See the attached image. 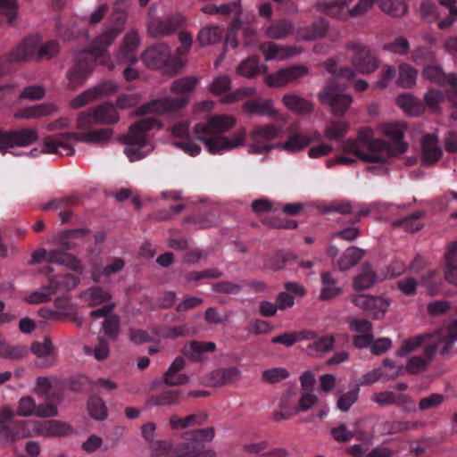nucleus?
Masks as SVG:
<instances>
[{"label": "nucleus", "mask_w": 457, "mask_h": 457, "mask_svg": "<svg viewBox=\"0 0 457 457\" xmlns=\"http://www.w3.org/2000/svg\"><path fill=\"white\" fill-rule=\"evenodd\" d=\"M405 130L406 126L402 123L385 124L379 128V132L389 137L393 143L372 138L370 131H367L360 134L355 140H347L344 145V151L356 155L365 162L385 163L392 157L407 151L408 144L403 141Z\"/></svg>", "instance_id": "1"}, {"label": "nucleus", "mask_w": 457, "mask_h": 457, "mask_svg": "<svg viewBox=\"0 0 457 457\" xmlns=\"http://www.w3.org/2000/svg\"><path fill=\"white\" fill-rule=\"evenodd\" d=\"M236 125V119L230 115L209 116L204 122L194 126L195 139L203 142L212 154H220L245 145L246 129L242 127L231 136L225 133Z\"/></svg>", "instance_id": "2"}, {"label": "nucleus", "mask_w": 457, "mask_h": 457, "mask_svg": "<svg viewBox=\"0 0 457 457\" xmlns=\"http://www.w3.org/2000/svg\"><path fill=\"white\" fill-rule=\"evenodd\" d=\"M215 436L213 427L187 431L182 436V442L174 446L178 457H215V452L205 450L204 443L211 442Z\"/></svg>", "instance_id": "3"}, {"label": "nucleus", "mask_w": 457, "mask_h": 457, "mask_svg": "<svg viewBox=\"0 0 457 457\" xmlns=\"http://www.w3.org/2000/svg\"><path fill=\"white\" fill-rule=\"evenodd\" d=\"M321 105H327L337 117H344L349 110L353 97L345 92V87L335 79L328 81L317 95Z\"/></svg>", "instance_id": "4"}, {"label": "nucleus", "mask_w": 457, "mask_h": 457, "mask_svg": "<svg viewBox=\"0 0 457 457\" xmlns=\"http://www.w3.org/2000/svg\"><path fill=\"white\" fill-rule=\"evenodd\" d=\"M186 22L185 17L180 13H173L165 19L156 17V9L151 7L148 10L147 30L151 37L160 38L174 33L177 29Z\"/></svg>", "instance_id": "5"}, {"label": "nucleus", "mask_w": 457, "mask_h": 457, "mask_svg": "<svg viewBox=\"0 0 457 457\" xmlns=\"http://www.w3.org/2000/svg\"><path fill=\"white\" fill-rule=\"evenodd\" d=\"M346 49L353 52L351 62L357 72L370 74L378 69L379 59L368 46L357 42H349L346 45Z\"/></svg>", "instance_id": "6"}, {"label": "nucleus", "mask_w": 457, "mask_h": 457, "mask_svg": "<svg viewBox=\"0 0 457 457\" xmlns=\"http://www.w3.org/2000/svg\"><path fill=\"white\" fill-rule=\"evenodd\" d=\"M161 127L154 118H145L132 124L127 133L121 134L117 140L127 145L139 146L144 148L150 145V138L147 132L154 128Z\"/></svg>", "instance_id": "7"}, {"label": "nucleus", "mask_w": 457, "mask_h": 457, "mask_svg": "<svg viewBox=\"0 0 457 457\" xmlns=\"http://www.w3.org/2000/svg\"><path fill=\"white\" fill-rule=\"evenodd\" d=\"M187 104V96H180L177 97L166 96L150 101L139 106L136 111V115L143 116L150 113L162 115L170 112H177L185 108Z\"/></svg>", "instance_id": "8"}, {"label": "nucleus", "mask_w": 457, "mask_h": 457, "mask_svg": "<svg viewBox=\"0 0 457 457\" xmlns=\"http://www.w3.org/2000/svg\"><path fill=\"white\" fill-rule=\"evenodd\" d=\"M95 60L87 50L74 54L73 66L68 71L69 87L75 89L81 86L93 71Z\"/></svg>", "instance_id": "9"}, {"label": "nucleus", "mask_w": 457, "mask_h": 457, "mask_svg": "<svg viewBox=\"0 0 457 457\" xmlns=\"http://www.w3.org/2000/svg\"><path fill=\"white\" fill-rule=\"evenodd\" d=\"M75 140L87 143V132H65L46 137L42 144L41 153L62 154L59 148L67 150V155H73L74 147L69 141Z\"/></svg>", "instance_id": "10"}, {"label": "nucleus", "mask_w": 457, "mask_h": 457, "mask_svg": "<svg viewBox=\"0 0 457 457\" xmlns=\"http://www.w3.org/2000/svg\"><path fill=\"white\" fill-rule=\"evenodd\" d=\"M38 140V134L33 129L4 131L0 129V152L6 154L9 148L26 146Z\"/></svg>", "instance_id": "11"}, {"label": "nucleus", "mask_w": 457, "mask_h": 457, "mask_svg": "<svg viewBox=\"0 0 457 457\" xmlns=\"http://www.w3.org/2000/svg\"><path fill=\"white\" fill-rule=\"evenodd\" d=\"M16 414L20 417L52 418L58 415V410L56 404L52 403L37 405L36 401L28 395L20 399Z\"/></svg>", "instance_id": "12"}, {"label": "nucleus", "mask_w": 457, "mask_h": 457, "mask_svg": "<svg viewBox=\"0 0 457 457\" xmlns=\"http://www.w3.org/2000/svg\"><path fill=\"white\" fill-rule=\"evenodd\" d=\"M308 72L309 70L306 66L294 65L267 74L264 82L270 87H284L307 75Z\"/></svg>", "instance_id": "13"}, {"label": "nucleus", "mask_w": 457, "mask_h": 457, "mask_svg": "<svg viewBox=\"0 0 457 457\" xmlns=\"http://www.w3.org/2000/svg\"><path fill=\"white\" fill-rule=\"evenodd\" d=\"M41 41L38 35H29L8 52V58L14 63H26L35 61L37 46Z\"/></svg>", "instance_id": "14"}, {"label": "nucleus", "mask_w": 457, "mask_h": 457, "mask_svg": "<svg viewBox=\"0 0 457 457\" xmlns=\"http://www.w3.org/2000/svg\"><path fill=\"white\" fill-rule=\"evenodd\" d=\"M141 58L147 67L161 69L170 58V48L167 44L160 43L146 49Z\"/></svg>", "instance_id": "15"}, {"label": "nucleus", "mask_w": 457, "mask_h": 457, "mask_svg": "<svg viewBox=\"0 0 457 457\" xmlns=\"http://www.w3.org/2000/svg\"><path fill=\"white\" fill-rule=\"evenodd\" d=\"M240 374L241 372L237 367L220 368L207 374L204 383L209 386L220 387L237 382Z\"/></svg>", "instance_id": "16"}, {"label": "nucleus", "mask_w": 457, "mask_h": 457, "mask_svg": "<svg viewBox=\"0 0 457 457\" xmlns=\"http://www.w3.org/2000/svg\"><path fill=\"white\" fill-rule=\"evenodd\" d=\"M328 21L323 17H318L309 26L301 27L295 31L298 41H313L323 38L328 31Z\"/></svg>", "instance_id": "17"}, {"label": "nucleus", "mask_w": 457, "mask_h": 457, "mask_svg": "<svg viewBox=\"0 0 457 457\" xmlns=\"http://www.w3.org/2000/svg\"><path fill=\"white\" fill-rule=\"evenodd\" d=\"M259 49L263 54L265 60H286L302 53L301 47L293 46H279L272 42L260 44Z\"/></svg>", "instance_id": "18"}, {"label": "nucleus", "mask_w": 457, "mask_h": 457, "mask_svg": "<svg viewBox=\"0 0 457 457\" xmlns=\"http://www.w3.org/2000/svg\"><path fill=\"white\" fill-rule=\"evenodd\" d=\"M438 343L433 342L424 349L423 356H412L407 361L405 370L410 374H418L428 369L437 352Z\"/></svg>", "instance_id": "19"}, {"label": "nucleus", "mask_w": 457, "mask_h": 457, "mask_svg": "<svg viewBox=\"0 0 457 457\" xmlns=\"http://www.w3.org/2000/svg\"><path fill=\"white\" fill-rule=\"evenodd\" d=\"M421 149V160L426 165H434L442 158L443 150L435 134H427L422 137Z\"/></svg>", "instance_id": "20"}, {"label": "nucleus", "mask_w": 457, "mask_h": 457, "mask_svg": "<svg viewBox=\"0 0 457 457\" xmlns=\"http://www.w3.org/2000/svg\"><path fill=\"white\" fill-rule=\"evenodd\" d=\"M281 101L288 111L300 116L310 115L314 110L312 102L295 93L284 95Z\"/></svg>", "instance_id": "21"}, {"label": "nucleus", "mask_w": 457, "mask_h": 457, "mask_svg": "<svg viewBox=\"0 0 457 457\" xmlns=\"http://www.w3.org/2000/svg\"><path fill=\"white\" fill-rule=\"evenodd\" d=\"M56 382L57 378H55L37 377L33 392L37 395L43 397L46 401V403H59L62 399V395L54 390V384Z\"/></svg>", "instance_id": "22"}, {"label": "nucleus", "mask_w": 457, "mask_h": 457, "mask_svg": "<svg viewBox=\"0 0 457 457\" xmlns=\"http://www.w3.org/2000/svg\"><path fill=\"white\" fill-rule=\"evenodd\" d=\"M120 32L114 28L104 31L98 35L92 42L90 48L86 50L96 59L105 56L107 48L114 42Z\"/></svg>", "instance_id": "23"}, {"label": "nucleus", "mask_w": 457, "mask_h": 457, "mask_svg": "<svg viewBox=\"0 0 457 457\" xmlns=\"http://www.w3.org/2000/svg\"><path fill=\"white\" fill-rule=\"evenodd\" d=\"M36 431L39 436L46 437L64 436L72 432L71 427L62 421L51 420L37 422Z\"/></svg>", "instance_id": "24"}, {"label": "nucleus", "mask_w": 457, "mask_h": 457, "mask_svg": "<svg viewBox=\"0 0 457 457\" xmlns=\"http://www.w3.org/2000/svg\"><path fill=\"white\" fill-rule=\"evenodd\" d=\"M138 46L139 37L137 33H128L124 37L123 43L118 54L119 61L122 63H136L137 62V58L135 54V51L137 49Z\"/></svg>", "instance_id": "25"}, {"label": "nucleus", "mask_w": 457, "mask_h": 457, "mask_svg": "<svg viewBox=\"0 0 457 457\" xmlns=\"http://www.w3.org/2000/svg\"><path fill=\"white\" fill-rule=\"evenodd\" d=\"M377 281V272L373 270L371 263L366 262L361 266V272L353 277V287L356 291L367 290Z\"/></svg>", "instance_id": "26"}, {"label": "nucleus", "mask_w": 457, "mask_h": 457, "mask_svg": "<svg viewBox=\"0 0 457 457\" xmlns=\"http://www.w3.org/2000/svg\"><path fill=\"white\" fill-rule=\"evenodd\" d=\"M445 279L453 285L457 286V242H451L448 245L447 251L445 254Z\"/></svg>", "instance_id": "27"}, {"label": "nucleus", "mask_w": 457, "mask_h": 457, "mask_svg": "<svg viewBox=\"0 0 457 457\" xmlns=\"http://www.w3.org/2000/svg\"><path fill=\"white\" fill-rule=\"evenodd\" d=\"M295 31L294 23L287 19L274 21L266 29L265 35L270 39H284Z\"/></svg>", "instance_id": "28"}, {"label": "nucleus", "mask_w": 457, "mask_h": 457, "mask_svg": "<svg viewBox=\"0 0 457 457\" xmlns=\"http://www.w3.org/2000/svg\"><path fill=\"white\" fill-rule=\"evenodd\" d=\"M215 349L216 345L212 342L204 343L193 341L183 347L182 353L194 361H201L204 359V353H212Z\"/></svg>", "instance_id": "29"}, {"label": "nucleus", "mask_w": 457, "mask_h": 457, "mask_svg": "<svg viewBox=\"0 0 457 457\" xmlns=\"http://www.w3.org/2000/svg\"><path fill=\"white\" fill-rule=\"evenodd\" d=\"M183 392L181 390H166L159 395H153L146 400L148 406H173L180 403Z\"/></svg>", "instance_id": "30"}, {"label": "nucleus", "mask_w": 457, "mask_h": 457, "mask_svg": "<svg viewBox=\"0 0 457 457\" xmlns=\"http://www.w3.org/2000/svg\"><path fill=\"white\" fill-rule=\"evenodd\" d=\"M372 400L380 406L396 405L399 407L411 403V398L407 395L396 394L393 391H383L376 393Z\"/></svg>", "instance_id": "31"}, {"label": "nucleus", "mask_w": 457, "mask_h": 457, "mask_svg": "<svg viewBox=\"0 0 457 457\" xmlns=\"http://www.w3.org/2000/svg\"><path fill=\"white\" fill-rule=\"evenodd\" d=\"M366 252L356 246H350L337 261L336 266L340 271H346L355 266L365 255Z\"/></svg>", "instance_id": "32"}, {"label": "nucleus", "mask_w": 457, "mask_h": 457, "mask_svg": "<svg viewBox=\"0 0 457 457\" xmlns=\"http://www.w3.org/2000/svg\"><path fill=\"white\" fill-rule=\"evenodd\" d=\"M96 122L101 125H112L120 120V115L117 112L115 104L106 102L93 108Z\"/></svg>", "instance_id": "33"}, {"label": "nucleus", "mask_w": 457, "mask_h": 457, "mask_svg": "<svg viewBox=\"0 0 457 457\" xmlns=\"http://www.w3.org/2000/svg\"><path fill=\"white\" fill-rule=\"evenodd\" d=\"M208 414L205 412L194 413L184 418L173 414L170 417L169 425L172 429H184L191 426H200L206 422Z\"/></svg>", "instance_id": "34"}, {"label": "nucleus", "mask_w": 457, "mask_h": 457, "mask_svg": "<svg viewBox=\"0 0 457 457\" xmlns=\"http://www.w3.org/2000/svg\"><path fill=\"white\" fill-rule=\"evenodd\" d=\"M48 263L63 265L75 271L82 270V264L75 255L62 250H50Z\"/></svg>", "instance_id": "35"}, {"label": "nucleus", "mask_w": 457, "mask_h": 457, "mask_svg": "<svg viewBox=\"0 0 457 457\" xmlns=\"http://www.w3.org/2000/svg\"><path fill=\"white\" fill-rule=\"evenodd\" d=\"M267 69V65L260 63L259 57L252 56L240 62L236 71L242 77L252 79L260 73L266 72Z\"/></svg>", "instance_id": "36"}, {"label": "nucleus", "mask_w": 457, "mask_h": 457, "mask_svg": "<svg viewBox=\"0 0 457 457\" xmlns=\"http://www.w3.org/2000/svg\"><path fill=\"white\" fill-rule=\"evenodd\" d=\"M245 111L251 114L272 116L275 114L273 103L268 99H251L243 105Z\"/></svg>", "instance_id": "37"}, {"label": "nucleus", "mask_w": 457, "mask_h": 457, "mask_svg": "<svg viewBox=\"0 0 457 457\" xmlns=\"http://www.w3.org/2000/svg\"><path fill=\"white\" fill-rule=\"evenodd\" d=\"M222 38V29L214 25L204 27L197 34V43L202 47L214 45L220 42Z\"/></svg>", "instance_id": "38"}, {"label": "nucleus", "mask_w": 457, "mask_h": 457, "mask_svg": "<svg viewBox=\"0 0 457 457\" xmlns=\"http://www.w3.org/2000/svg\"><path fill=\"white\" fill-rule=\"evenodd\" d=\"M418 71L409 63H401L398 67L396 84L403 88H411L416 85Z\"/></svg>", "instance_id": "39"}, {"label": "nucleus", "mask_w": 457, "mask_h": 457, "mask_svg": "<svg viewBox=\"0 0 457 457\" xmlns=\"http://www.w3.org/2000/svg\"><path fill=\"white\" fill-rule=\"evenodd\" d=\"M358 423H355L353 430H349L345 423H340L333 428L330 431L333 439L338 443H346L356 438L361 440L363 437V432L356 428Z\"/></svg>", "instance_id": "40"}, {"label": "nucleus", "mask_w": 457, "mask_h": 457, "mask_svg": "<svg viewBox=\"0 0 457 457\" xmlns=\"http://www.w3.org/2000/svg\"><path fill=\"white\" fill-rule=\"evenodd\" d=\"M312 143V138L303 134H292L284 143L278 144L277 146L283 150L295 153L307 147Z\"/></svg>", "instance_id": "41"}, {"label": "nucleus", "mask_w": 457, "mask_h": 457, "mask_svg": "<svg viewBox=\"0 0 457 457\" xmlns=\"http://www.w3.org/2000/svg\"><path fill=\"white\" fill-rule=\"evenodd\" d=\"M198 83V79L194 76H187L174 80L170 85V92L180 96H187L193 92Z\"/></svg>", "instance_id": "42"}, {"label": "nucleus", "mask_w": 457, "mask_h": 457, "mask_svg": "<svg viewBox=\"0 0 457 457\" xmlns=\"http://www.w3.org/2000/svg\"><path fill=\"white\" fill-rule=\"evenodd\" d=\"M438 272L436 270H430L421 275L420 283L426 288V292L429 296H436L439 294L442 287V281L436 280Z\"/></svg>", "instance_id": "43"}, {"label": "nucleus", "mask_w": 457, "mask_h": 457, "mask_svg": "<svg viewBox=\"0 0 457 457\" xmlns=\"http://www.w3.org/2000/svg\"><path fill=\"white\" fill-rule=\"evenodd\" d=\"M59 44L54 40L47 41L42 44V40L37 46V54L35 61L37 62L48 61L54 58L59 53Z\"/></svg>", "instance_id": "44"}, {"label": "nucleus", "mask_w": 457, "mask_h": 457, "mask_svg": "<svg viewBox=\"0 0 457 457\" xmlns=\"http://www.w3.org/2000/svg\"><path fill=\"white\" fill-rule=\"evenodd\" d=\"M380 9L392 17L401 18L406 14L408 6L403 0H383Z\"/></svg>", "instance_id": "45"}, {"label": "nucleus", "mask_w": 457, "mask_h": 457, "mask_svg": "<svg viewBox=\"0 0 457 457\" xmlns=\"http://www.w3.org/2000/svg\"><path fill=\"white\" fill-rule=\"evenodd\" d=\"M58 290V286L50 284L44 287L40 291L32 292L26 297V302L31 304H38L47 303L51 300V296Z\"/></svg>", "instance_id": "46"}, {"label": "nucleus", "mask_w": 457, "mask_h": 457, "mask_svg": "<svg viewBox=\"0 0 457 457\" xmlns=\"http://www.w3.org/2000/svg\"><path fill=\"white\" fill-rule=\"evenodd\" d=\"M423 426L421 421H401L393 420L386 421L383 424V428L387 434H397L407 430L415 429Z\"/></svg>", "instance_id": "47"}, {"label": "nucleus", "mask_w": 457, "mask_h": 457, "mask_svg": "<svg viewBox=\"0 0 457 457\" xmlns=\"http://www.w3.org/2000/svg\"><path fill=\"white\" fill-rule=\"evenodd\" d=\"M87 410L89 415L95 420H104L107 419V408L105 403L100 397H90L87 402Z\"/></svg>", "instance_id": "48"}, {"label": "nucleus", "mask_w": 457, "mask_h": 457, "mask_svg": "<svg viewBox=\"0 0 457 457\" xmlns=\"http://www.w3.org/2000/svg\"><path fill=\"white\" fill-rule=\"evenodd\" d=\"M424 79L438 86H445L448 76L437 65H426L421 72Z\"/></svg>", "instance_id": "49"}, {"label": "nucleus", "mask_w": 457, "mask_h": 457, "mask_svg": "<svg viewBox=\"0 0 457 457\" xmlns=\"http://www.w3.org/2000/svg\"><path fill=\"white\" fill-rule=\"evenodd\" d=\"M279 129L273 124H268L263 127H255L250 132V138L253 141H257L259 139L263 140H272L278 137Z\"/></svg>", "instance_id": "50"}, {"label": "nucleus", "mask_w": 457, "mask_h": 457, "mask_svg": "<svg viewBox=\"0 0 457 457\" xmlns=\"http://www.w3.org/2000/svg\"><path fill=\"white\" fill-rule=\"evenodd\" d=\"M348 124L341 120H331L325 128L324 136L329 140H339L345 137Z\"/></svg>", "instance_id": "51"}, {"label": "nucleus", "mask_w": 457, "mask_h": 457, "mask_svg": "<svg viewBox=\"0 0 457 457\" xmlns=\"http://www.w3.org/2000/svg\"><path fill=\"white\" fill-rule=\"evenodd\" d=\"M103 332L111 340H117L120 333V318L113 314L107 317L103 322Z\"/></svg>", "instance_id": "52"}, {"label": "nucleus", "mask_w": 457, "mask_h": 457, "mask_svg": "<svg viewBox=\"0 0 457 457\" xmlns=\"http://www.w3.org/2000/svg\"><path fill=\"white\" fill-rule=\"evenodd\" d=\"M188 382L189 377L187 374L177 375V373H164L162 380H154L153 382V389L159 388L162 384H164L167 386H179L186 385Z\"/></svg>", "instance_id": "53"}, {"label": "nucleus", "mask_w": 457, "mask_h": 457, "mask_svg": "<svg viewBox=\"0 0 457 457\" xmlns=\"http://www.w3.org/2000/svg\"><path fill=\"white\" fill-rule=\"evenodd\" d=\"M296 260L297 257L291 252L276 251L273 256L269 260L268 268L278 271L284 269L289 260Z\"/></svg>", "instance_id": "54"}, {"label": "nucleus", "mask_w": 457, "mask_h": 457, "mask_svg": "<svg viewBox=\"0 0 457 457\" xmlns=\"http://www.w3.org/2000/svg\"><path fill=\"white\" fill-rule=\"evenodd\" d=\"M150 449L154 457H178L175 455L173 445L167 440L153 442Z\"/></svg>", "instance_id": "55"}, {"label": "nucleus", "mask_w": 457, "mask_h": 457, "mask_svg": "<svg viewBox=\"0 0 457 457\" xmlns=\"http://www.w3.org/2000/svg\"><path fill=\"white\" fill-rule=\"evenodd\" d=\"M289 377V372L287 369L282 367L272 368L265 370L262 372V381L269 384L278 383Z\"/></svg>", "instance_id": "56"}, {"label": "nucleus", "mask_w": 457, "mask_h": 457, "mask_svg": "<svg viewBox=\"0 0 457 457\" xmlns=\"http://www.w3.org/2000/svg\"><path fill=\"white\" fill-rule=\"evenodd\" d=\"M360 388L358 386L341 395L337 402V407L342 411H348L352 405L358 401Z\"/></svg>", "instance_id": "57"}, {"label": "nucleus", "mask_w": 457, "mask_h": 457, "mask_svg": "<svg viewBox=\"0 0 457 457\" xmlns=\"http://www.w3.org/2000/svg\"><path fill=\"white\" fill-rule=\"evenodd\" d=\"M112 135L113 129L111 128L87 131V143L106 144L111 140Z\"/></svg>", "instance_id": "58"}, {"label": "nucleus", "mask_w": 457, "mask_h": 457, "mask_svg": "<svg viewBox=\"0 0 457 457\" xmlns=\"http://www.w3.org/2000/svg\"><path fill=\"white\" fill-rule=\"evenodd\" d=\"M57 107L54 104H41L30 107L25 111V118H37L51 115L57 112Z\"/></svg>", "instance_id": "59"}, {"label": "nucleus", "mask_w": 457, "mask_h": 457, "mask_svg": "<svg viewBox=\"0 0 457 457\" xmlns=\"http://www.w3.org/2000/svg\"><path fill=\"white\" fill-rule=\"evenodd\" d=\"M379 299L376 296L370 295H351V301L352 303L364 310V311H370L373 310L378 307V301Z\"/></svg>", "instance_id": "60"}, {"label": "nucleus", "mask_w": 457, "mask_h": 457, "mask_svg": "<svg viewBox=\"0 0 457 457\" xmlns=\"http://www.w3.org/2000/svg\"><path fill=\"white\" fill-rule=\"evenodd\" d=\"M79 198L77 195H68V196H62L59 198L53 199L46 203L43 207L42 210L47 211L49 209H60V208H68L71 206H74L78 204Z\"/></svg>", "instance_id": "61"}, {"label": "nucleus", "mask_w": 457, "mask_h": 457, "mask_svg": "<svg viewBox=\"0 0 457 457\" xmlns=\"http://www.w3.org/2000/svg\"><path fill=\"white\" fill-rule=\"evenodd\" d=\"M336 338L333 335H327L318 338L310 345L309 348L317 353H328L335 348Z\"/></svg>", "instance_id": "62"}, {"label": "nucleus", "mask_w": 457, "mask_h": 457, "mask_svg": "<svg viewBox=\"0 0 457 457\" xmlns=\"http://www.w3.org/2000/svg\"><path fill=\"white\" fill-rule=\"evenodd\" d=\"M346 322L350 330L359 335L373 333V325L366 319L349 318Z\"/></svg>", "instance_id": "63"}, {"label": "nucleus", "mask_w": 457, "mask_h": 457, "mask_svg": "<svg viewBox=\"0 0 457 457\" xmlns=\"http://www.w3.org/2000/svg\"><path fill=\"white\" fill-rule=\"evenodd\" d=\"M430 336L429 335H419L415 337H411V338H407L405 339L399 351H398V355L400 356H403L405 354H407L408 353H411L414 350H416L418 347H420L425 339L427 338H429Z\"/></svg>", "instance_id": "64"}]
</instances>
